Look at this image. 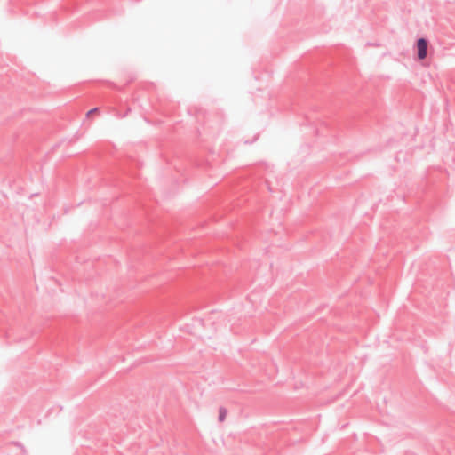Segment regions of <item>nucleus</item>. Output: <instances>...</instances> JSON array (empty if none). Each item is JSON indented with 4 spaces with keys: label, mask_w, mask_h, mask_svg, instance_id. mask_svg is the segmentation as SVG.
Masks as SVG:
<instances>
[{
    "label": "nucleus",
    "mask_w": 455,
    "mask_h": 455,
    "mask_svg": "<svg viewBox=\"0 0 455 455\" xmlns=\"http://www.w3.org/2000/svg\"><path fill=\"white\" fill-rule=\"evenodd\" d=\"M228 415V410L224 407H220L218 411V419L220 422H223Z\"/></svg>",
    "instance_id": "f03ea898"
},
{
    "label": "nucleus",
    "mask_w": 455,
    "mask_h": 455,
    "mask_svg": "<svg viewBox=\"0 0 455 455\" xmlns=\"http://www.w3.org/2000/svg\"><path fill=\"white\" fill-rule=\"evenodd\" d=\"M427 42L424 38H420L417 41V55L418 59L422 60L427 57Z\"/></svg>",
    "instance_id": "f257e3e1"
},
{
    "label": "nucleus",
    "mask_w": 455,
    "mask_h": 455,
    "mask_svg": "<svg viewBox=\"0 0 455 455\" xmlns=\"http://www.w3.org/2000/svg\"><path fill=\"white\" fill-rule=\"evenodd\" d=\"M97 111H98V109H97V108H92V109H91L90 111H88L87 116H90V115H92V114H94V113H96Z\"/></svg>",
    "instance_id": "7ed1b4c3"
}]
</instances>
